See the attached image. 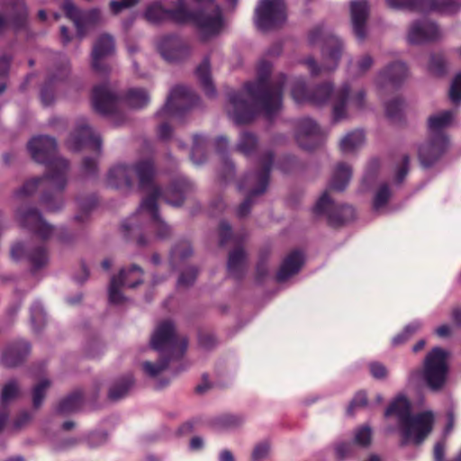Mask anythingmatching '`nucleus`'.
<instances>
[{
  "label": "nucleus",
  "instance_id": "f257e3e1",
  "mask_svg": "<svg viewBox=\"0 0 461 461\" xmlns=\"http://www.w3.org/2000/svg\"><path fill=\"white\" fill-rule=\"evenodd\" d=\"M154 175V165L150 160L140 161L133 167L117 165L109 170L107 185L127 192L131 189L134 180L137 178L140 188L149 191V195L141 202L138 213L147 215L151 221L152 228L157 231V237L165 239L171 233V230L158 215L157 202L162 193L153 184ZM191 189L192 185L186 179L180 178L163 194V198L168 204L180 206L184 202L185 195Z\"/></svg>",
  "mask_w": 461,
  "mask_h": 461
},
{
  "label": "nucleus",
  "instance_id": "f03ea898",
  "mask_svg": "<svg viewBox=\"0 0 461 461\" xmlns=\"http://www.w3.org/2000/svg\"><path fill=\"white\" fill-rule=\"evenodd\" d=\"M271 68L269 62L260 61L256 82L247 83L242 92L230 96L228 113L236 123H247L259 112L271 117L281 109L285 76L270 78Z\"/></svg>",
  "mask_w": 461,
  "mask_h": 461
},
{
  "label": "nucleus",
  "instance_id": "7ed1b4c3",
  "mask_svg": "<svg viewBox=\"0 0 461 461\" xmlns=\"http://www.w3.org/2000/svg\"><path fill=\"white\" fill-rule=\"evenodd\" d=\"M57 144L54 139L48 136L32 138L28 143L32 158L38 163L45 164L47 174L43 177H36L27 181L18 191V195L26 196L34 193L40 187H49L51 194H44L42 203L50 212H55L61 207L63 201L61 190L67 183L68 162L56 156Z\"/></svg>",
  "mask_w": 461,
  "mask_h": 461
},
{
  "label": "nucleus",
  "instance_id": "20e7f679",
  "mask_svg": "<svg viewBox=\"0 0 461 461\" xmlns=\"http://www.w3.org/2000/svg\"><path fill=\"white\" fill-rule=\"evenodd\" d=\"M350 89L344 85L337 91L329 83L321 84L309 92L303 78H296L293 81L291 95L295 103H310L314 105H321L328 100L332 101V114L335 122H339L347 117V107L354 105L357 109L364 106L365 92L357 91L354 95H349Z\"/></svg>",
  "mask_w": 461,
  "mask_h": 461
},
{
  "label": "nucleus",
  "instance_id": "39448f33",
  "mask_svg": "<svg viewBox=\"0 0 461 461\" xmlns=\"http://www.w3.org/2000/svg\"><path fill=\"white\" fill-rule=\"evenodd\" d=\"M200 5L209 4L210 12L202 11L193 14L186 9L185 0H177L176 7L174 10H165L158 4L149 5L145 13L146 19L150 23H159L166 19H172L176 23H186L193 21L198 27L203 40L220 33L222 28L221 11L213 0H194Z\"/></svg>",
  "mask_w": 461,
  "mask_h": 461
},
{
  "label": "nucleus",
  "instance_id": "423d86ee",
  "mask_svg": "<svg viewBox=\"0 0 461 461\" xmlns=\"http://www.w3.org/2000/svg\"><path fill=\"white\" fill-rule=\"evenodd\" d=\"M386 417L395 415L398 418L402 444L411 441L420 445L431 432L434 424V414L430 411L411 415V403L406 397L397 396L386 409Z\"/></svg>",
  "mask_w": 461,
  "mask_h": 461
},
{
  "label": "nucleus",
  "instance_id": "0eeeda50",
  "mask_svg": "<svg viewBox=\"0 0 461 461\" xmlns=\"http://www.w3.org/2000/svg\"><path fill=\"white\" fill-rule=\"evenodd\" d=\"M455 111H444L429 118V140L419 149V158L425 167L430 166L446 149L447 138L445 130L452 123Z\"/></svg>",
  "mask_w": 461,
  "mask_h": 461
},
{
  "label": "nucleus",
  "instance_id": "6e6552de",
  "mask_svg": "<svg viewBox=\"0 0 461 461\" xmlns=\"http://www.w3.org/2000/svg\"><path fill=\"white\" fill-rule=\"evenodd\" d=\"M448 352L441 348H434L426 356L423 368L411 372L409 381L419 384L423 381L432 391L441 389L447 380L448 372Z\"/></svg>",
  "mask_w": 461,
  "mask_h": 461
},
{
  "label": "nucleus",
  "instance_id": "1a4fd4ad",
  "mask_svg": "<svg viewBox=\"0 0 461 461\" xmlns=\"http://www.w3.org/2000/svg\"><path fill=\"white\" fill-rule=\"evenodd\" d=\"M273 163V156L267 154L261 165V170L246 176L243 182L240 185V189L248 190V196L246 200L240 205L238 209L239 217L246 216L250 209L252 198L262 194L268 184L269 171Z\"/></svg>",
  "mask_w": 461,
  "mask_h": 461
},
{
  "label": "nucleus",
  "instance_id": "9d476101",
  "mask_svg": "<svg viewBox=\"0 0 461 461\" xmlns=\"http://www.w3.org/2000/svg\"><path fill=\"white\" fill-rule=\"evenodd\" d=\"M150 344L158 351H167L176 357L182 356L187 348L186 339L176 334L175 326L170 321H164L158 325Z\"/></svg>",
  "mask_w": 461,
  "mask_h": 461
},
{
  "label": "nucleus",
  "instance_id": "9b49d317",
  "mask_svg": "<svg viewBox=\"0 0 461 461\" xmlns=\"http://www.w3.org/2000/svg\"><path fill=\"white\" fill-rule=\"evenodd\" d=\"M286 19L283 0H260L256 10V23L261 30H270L283 24Z\"/></svg>",
  "mask_w": 461,
  "mask_h": 461
},
{
  "label": "nucleus",
  "instance_id": "f8f14e48",
  "mask_svg": "<svg viewBox=\"0 0 461 461\" xmlns=\"http://www.w3.org/2000/svg\"><path fill=\"white\" fill-rule=\"evenodd\" d=\"M314 212L326 214L329 224L339 227L355 218V210L349 205H335L330 200L329 190H326L314 206Z\"/></svg>",
  "mask_w": 461,
  "mask_h": 461
},
{
  "label": "nucleus",
  "instance_id": "ddd939ff",
  "mask_svg": "<svg viewBox=\"0 0 461 461\" xmlns=\"http://www.w3.org/2000/svg\"><path fill=\"white\" fill-rule=\"evenodd\" d=\"M143 271L136 265L129 269H122L118 276H113L109 286V300L112 303L119 304L124 301L121 287L126 285L133 288L142 282Z\"/></svg>",
  "mask_w": 461,
  "mask_h": 461
},
{
  "label": "nucleus",
  "instance_id": "4468645a",
  "mask_svg": "<svg viewBox=\"0 0 461 461\" xmlns=\"http://www.w3.org/2000/svg\"><path fill=\"white\" fill-rule=\"evenodd\" d=\"M387 5L392 8L438 10L447 14H454L461 9V0H387Z\"/></svg>",
  "mask_w": 461,
  "mask_h": 461
},
{
  "label": "nucleus",
  "instance_id": "2eb2a0df",
  "mask_svg": "<svg viewBox=\"0 0 461 461\" xmlns=\"http://www.w3.org/2000/svg\"><path fill=\"white\" fill-rule=\"evenodd\" d=\"M196 100L197 96L187 87L177 86L171 90L167 104L158 115L173 118L179 112L194 105Z\"/></svg>",
  "mask_w": 461,
  "mask_h": 461
},
{
  "label": "nucleus",
  "instance_id": "dca6fc26",
  "mask_svg": "<svg viewBox=\"0 0 461 461\" xmlns=\"http://www.w3.org/2000/svg\"><path fill=\"white\" fill-rule=\"evenodd\" d=\"M295 139L303 149H312L321 143L323 134L316 122L303 118L297 123Z\"/></svg>",
  "mask_w": 461,
  "mask_h": 461
},
{
  "label": "nucleus",
  "instance_id": "f3484780",
  "mask_svg": "<svg viewBox=\"0 0 461 461\" xmlns=\"http://www.w3.org/2000/svg\"><path fill=\"white\" fill-rule=\"evenodd\" d=\"M68 147L75 151L87 147L94 151L99 152L101 149V140L85 122H82L78 124L76 131L69 137Z\"/></svg>",
  "mask_w": 461,
  "mask_h": 461
},
{
  "label": "nucleus",
  "instance_id": "a211bd4d",
  "mask_svg": "<svg viewBox=\"0 0 461 461\" xmlns=\"http://www.w3.org/2000/svg\"><path fill=\"white\" fill-rule=\"evenodd\" d=\"M442 38L438 27L427 20L413 23L408 32L407 40L411 44L434 41Z\"/></svg>",
  "mask_w": 461,
  "mask_h": 461
},
{
  "label": "nucleus",
  "instance_id": "6ab92c4d",
  "mask_svg": "<svg viewBox=\"0 0 461 461\" xmlns=\"http://www.w3.org/2000/svg\"><path fill=\"white\" fill-rule=\"evenodd\" d=\"M341 48L342 45L339 39L333 36L329 37L325 41V46L322 50V52L324 55H328L331 64L323 68H320L312 59H307L304 63L309 68L312 76H318L323 71H330L334 69L337 67L338 61L340 58Z\"/></svg>",
  "mask_w": 461,
  "mask_h": 461
},
{
  "label": "nucleus",
  "instance_id": "aec40b11",
  "mask_svg": "<svg viewBox=\"0 0 461 461\" xmlns=\"http://www.w3.org/2000/svg\"><path fill=\"white\" fill-rule=\"evenodd\" d=\"M92 102L95 110L103 114L117 112L119 100L107 86H97L93 89Z\"/></svg>",
  "mask_w": 461,
  "mask_h": 461
},
{
  "label": "nucleus",
  "instance_id": "412c9836",
  "mask_svg": "<svg viewBox=\"0 0 461 461\" xmlns=\"http://www.w3.org/2000/svg\"><path fill=\"white\" fill-rule=\"evenodd\" d=\"M63 10L66 15L74 22L79 37H83L86 30L94 25L100 17V13L97 10H92L88 13H82L71 2H66L63 5Z\"/></svg>",
  "mask_w": 461,
  "mask_h": 461
},
{
  "label": "nucleus",
  "instance_id": "4be33fe9",
  "mask_svg": "<svg viewBox=\"0 0 461 461\" xmlns=\"http://www.w3.org/2000/svg\"><path fill=\"white\" fill-rule=\"evenodd\" d=\"M17 217L23 227L28 228L41 239H48L52 234V227L43 221L36 210H19Z\"/></svg>",
  "mask_w": 461,
  "mask_h": 461
},
{
  "label": "nucleus",
  "instance_id": "5701e85b",
  "mask_svg": "<svg viewBox=\"0 0 461 461\" xmlns=\"http://www.w3.org/2000/svg\"><path fill=\"white\" fill-rule=\"evenodd\" d=\"M369 16V6L365 0L352 1L350 3V20L353 32L359 41L366 36V21Z\"/></svg>",
  "mask_w": 461,
  "mask_h": 461
},
{
  "label": "nucleus",
  "instance_id": "b1692460",
  "mask_svg": "<svg viewBox=\"0 0 461 461\" xmlns=\"http://www.w3.org/2000/svg\"><path fill=\"white\" fill-rule=\"evenodd\" d=\"M114 50L113 40L110 35L104 34L99 37L93 48L92 67L100 73H105L108 68L103 63V59L113 53Z\"/></svg>",
  "mask_w": 461,
  "mask_h": 461
},
{
  "label": "nucleus",
  "instance_id": "393cba45",
  "mask_svg": "<svg viewBox=\"0 0 461 461\" xmlns=\"http://www.w3.org/2000/svg\"><path fill=\"white\" fill-rule=\"evenodd\" d=\"M303 263V255L299 250L289 253L284 259L277 274L278 282H284L297 274Z\"/></svg>",
  "mask_w": 461,
  "mask_h": 461
},
{
  "label": "nucleus",
  "instance_id": "a878e982",
  "mask_svg": "<svg viewBox=\"0 0 461 461\" xmlns=\"http://www.w3.org/2000/svg\"><path fill=\"white\" fill-rule=\"evenodd\" d=\"M30 350L26 341H17L11 344L3 354L2 362L5 366L14 367L20 365Z\"/></svg>",
  "mask_w": 461,
  "mask_h": 461
},
{
  "label": "nucleus",
  "instance_id": "bb28decb",
  "mask_svg": "<svg viewBox=\"0 0 461 461\" xmlns=\"http://www.w3.org/2000/svg\"><path fill=\"white\" fill-rule=\"evenodd\" d=\"M351 178V168L349 166L339 163L335 167L330 182V189L343 191Z\"/></svg>",
  "mask_w": 461,
  "mask_h": 461
},
{
  "label": "nucleus",
  "instance_id": "cd10ccee",
  "mask_svg": "<svg viewBox=\"0 0 461 461\" xmlns=\"http://www.w3.org/2000/svg\"><path fill=\"white\" fill-rule=\"evenodd\" d=\"M246 254L240 247L235 248L230 252L228 260V272L235 278H239L244 273L246 267Z\"/></svg>",
  "mask_w": 461,
  "mask_h": 461
},
{
  "label": "nucleus",
  "instance_id": "c85d7f7f",
  "mask_svg": "<svg viewBox=\"0 0 461 461\" xmlns=\"http://www.w3.org/2000/svg\"><path fill=\"white\" fill-rule=\"evenodd\" d=\"M408 77V69L402 62H394L388 66L380 75L383 83L388 81L393 85H398Z\"/></svg>",
  "mask_w": 461,
  "mask_h": 461
},
{
  "label": "nucleus",
  "instance_id": "c756f323",
  "mask_svg": "<svg viewBox=\"0 0 461 461\" xmlns=\"http://www.w3.org/2000/svg\"><path fill=\"white\" fill-rule=\"evenodd\" d=\"M184 50L183 45L173 37L163 40L159 44V51L164 59L167 60L178 59Z\"/></svg>",
  "mask_w": 461,
  "mask_h": 461
},
{
  "label": "nucleus",
  "instance_id": "7c9ffc66",
  "mask_svg": "<svg viewBox=\"0 0 461 461\" xmlns=\"http://www.w3.org/2000/svg\"><path fill=\"white\" fill-rule=\"evenodd\" d=\"M18 392V386L14 382L8 383L3 389L2 407H0V431L4 429L8 418L5 405L17 396Z\"/></svg>",
  "mask_w": 461,
  "mask_h": 461
},
{
  "label": "nucleus",
  "instance_id": "2f4dec72",
  "mask_svg": "<svg viewBox=\"0 0 461 461\" xmlns=\"http://www.w3.org/2000/svg\"><path fill=\"white\" fill-rule=\"evenodd\" d=\"M365 140L363 131H355L347 134L340 141V149L343 153H349L360 147Z\"/></svg>",
  "mask_w": 461,
  "mask_h": 461
},
{
  "label": "nucleus",
  "instance_id": "473e14b6",
  "mask_svg": "<svg viewBox=\"0 0 461 461\" xmlns=\"http://www.w3.org/2000/svg\"><path fill=\"white\" fill-rule=\"evenodd\" d=\"M83 402L82 393L76 392L62 400L58 406V412L67 414L77 411L80 409Z\"/></svg>",
  "mask_w": 461,
  "mask_h": 461
},
{
  "label": "nucleus",
  "instance_id": "72a5a7b5",
  "mask_svg": "<svg viewBox=\"0 0 461 461\" xmlns=\"http://www.w3.org/2000/svg\"><path fill=\"white\" fill-rule=\"evenodd\" d=\"M195 73L204 89L205 94L209 96L213 95L214 87L211 80L209 61L204 59L196 68Z\"/></svg>",
  "mask_w": 461,
  "mask_h": 461
},
{
  "label": "nucleus",
  "instance_id": "f704fd0d",
  "mask_svg": "<svg viewBox=\"0 0 461 461\" xmlns=\"http://www.w3.org/2000/svg\"><path fill=\"white\" fill-rule=\"evenodd\" d=\"M133 385V379L131 375L123 378L118 383L114 384L109 390L108 397L112 401H118L123 398L131 386Z\"/></svg>",
  "mask_w": 461,
  "mask_h": 461
},
{
  "label": "nucleus",
  "instance_id": "c9c22d12",
  "mask_svg": "<svg viewBox=\"0 0 461 461\" xmlns=\"http://www.w3.org/2000/svg\"><path fill=\"white\" fill-rule=\"evenodd\" d=\"M149 100V95L143 89H131L127 95V103L133 108H142Z\"/></svg>",
  "mask_w": 461,
  "mask_h": 461
},
{
  "label": "nucleus",
  "instance_id": "e433bc0d",
  "mask_svg": "<svg viewBox=\"0 0 461 461\" xmlns=\"http://www.w3.org/2000/svg\"><path fill=\"white\" fill-rule=\"evenodd\" d=\"M392 195V192L387 184L381 185L374 196L373 200V207L375 211H379L384 208L388 203L390 197Z\"/></svg>",
  "mask_w": 461,
  "mask_h": 461
},
{
  "label": "nucleus",
  "instance_id": "4c0bfd02",
  "mask_svg": "<svg viewBox=\"0 0 461 461\" xmlns=\"http://www.w3.org/2000/svg\"><path fill=\"white\" fill-rule=\"evenodd\" d=\"M257 147V139L256 137L249 132H243L240 135V142L237 146V149L246 155H250Z\"/></svg>",
  "mask_w": 461,
  "mask_h": 461
},
{
  "label": "nucleus",
  "instance_id": "58836bf2",
  "mask_svg": "<svg viewBox=\"0 0 461 461\" xmlns=\"http://www.w3.org/2000/svg\"><path fill=\"white\" fill-rule=\"evenodd\" d=\"M372 431L369 427L363 426L356 429L353 443L356 446L366 447L371 444Z\"/></svg>",
  "mask_w": 461,
  "mask_h": 461
},
{
  "label": "nucleus",
  "instance_id": "ea45409f",
  "mask_svg": "<svg viewBox=\"0 0 461 461\" xmlns=\"http://www.w3.org/2000/svg\"><path fill=\"white\" fill-rule=\"evenodd\" d=\"M203 142L204 140L203 137L198 135L194 136L191 159L195 164L202 163L205 158L203 154Z\"/></svg>",
  "mask_w": 461,
  "mask_h": 461
},
{
  "label": "nucleus",
  "instance_id": "a19ab883",
  "mask_svg": "<svg viewBox=\"0 0 461 461\" xmlns=\"http://www.w3.org/2000/svg\"><path fill=\"white\" fill-rule=\"evenodd\" d=\"M429 71L434 75L441 76L446 72V61L442 54H433L430 56L429 63Z\"/></svg>",
  "mask_w": 461,
  "mask_h": 461
},
{
  "label": "nucleus",
  "instance_id": "79ce46f5",
  "mask_svg": "<svg viewBox=\"0 0 461 461\" xmlns=\"http://www.w3.org/2000/svg\"><path fill=\"white\" fill-rule=\"evenodd\" d=\"M50 383L47 379H43L38 384H36L33 388V393H32V401H33V406L35 408H39L45 396V393L47 389L50 387Z\"/></svg>",
  "mask_w": 461,
  "mask_h": 461
},
{
  "label": "nucleus",
  "instance_id": "37998d69",
  "mask_svg": "<svg viewBox=\"0 0 461 461\" xmlns=\"http://www.w3.org/2000/svg\"><path fill=\"white\" fill-rule=\"evenodd\" d=\"M30 262L34 268H40L45 266L48 262V255L44 248H36L28 255Z\"/></svg>",
  "mask_w": 461,
  "mask_h": 461
},
{
  "label": "nucleus",
  "instance_id": "c03bdc74",
  "mask_svg": "<svg viewBox=\"0 0 461 461\" xmlns=\"http://www.w3.org/2000/svg\"><path fill=\"white\" fill-rule=\"evenodd\" d=\"M168 366V360L161 358L158 363L154 364L151 362H144L142 364V369L149 376H157L162 371H164Z\"/></svg>",
  "mask_w": 461,
  "mask_h": 461
},
{
  "label": "nucleus",
  "instance_id": "a18cd8bd",
  "mask_svg": "<svg viewBox=\"0 0 461 461\" xmlns=\"http://www.w3.org/2000/svg\"><path fill=\"white\" fill-rule=\"evenodd\" d=\"M420 328V324L419 322H413L406 326L404 330L393 338V343L397 346L402 343H404L409 338L414 334Z\"/></svg>",
  "mask_w": 461,
  "mask_h": 461
},
{
  "label": "nucleus",
  "instance_id": "49530a36",
  "mask_svg": "<svg viewBox=\"0 0 461 461\" xmlns=\"http://www.w3.org/2000/svg\"><path fill=\"white\" fill-rule=\"evenodd\" d=\"M373 65V59L369 55H364L361 57L356 65L351 68L352 73L356 75L365 74Z\"/></svg>",
  "mask_w": 461,
  "mask_h": 461
},
{
  "label": "nucleus",
  "instance_id": "de8ad7c7",
  "mask_svg": "<svg viewBox=\"0 0 461 461\" xmlns=\"http://www.w3.org/2000/svg\"><path fill=\"white\" fill-rule=\"evenodd\" d=\"M403 103L400 98H396L392 100L390 103L386 104L385 112L389 118L396 119L402 110Z\"/></svg>",
  "mask_w": 461,
  "mask_h": 461
},
{
  "label": "nucleus",
  "instance_id": "09e8293b",
  "mask_svg": "<svg viewBox=\"0 0 461 461\" xmlns=\"http://www.w3.org/2000/svg\"><path fill=\"white\" fill-rule=\"evenodd\" d=\"M196 275H197V271L194 267L187 268L186 271H185L184 273L181 274V276L178 279V282H177V285L179 287H181V286L187 287V286L193 285L196 278Z\"/></svg>",
  "mask_w": 461,
  "mask_h": 461
},
{
  "label": "nucleus",
  "instance_id": "8fccbe9b",
  "mask_svg": "<svg viewBox=\"0 0 461 461\" xmlns=\"http://www.w3.org/2000/svg\"><path fill=\"white\" fill-rule=\"evenodd\" d=\"M449 97L453 103H458L461 100V74H458L454 78L450 90Z\"/></svg>",
  "mask_w": 461,
  "mask_h": 461
},
{
  "label": "nucleus",
  "instance_id": "3c124183",
  "mask_svg": "<svg viewBox=\"0 0 461 461\" xmlns=\"http://www.w3.org/2000/svg\"><path fill=\"white\" fill-rule=\"evenodd\" d=\"M355 444L350 442H342L336 447L338 458L344 459L355 453Z\"/></svg>",
  "mask_w": 461,
  "mask_h": 461
},
{
  "label": "nucleus",
  "instance_id": "603ef678",
  "mask_svg": "<svg viewBox=\"0 0 461 461\" xmlns=\"http://www.w3.org/2000/svg\"><path fill=\"white\" fill-rule=\"evenodd\" d=\"M192 254V249L189 243L184 242L179 246L176 247L171 253L172 260L175 261L177 258H185Z\"/></svg>",
  "mask_w": 461,
  "mask_h": 461
},
{
  "label": "nucleus",
  "instance_id": "864d4df0",
  "mask_svg": "<svg viewBox=\"0 0 461 461\" xmlns=\"http://www.w3.org/2000/svg\"><path fill=\"white\" fill-rule=\"evenodd\" d=\"M269 453V445L267 442L257 445L252 452V461H262Z\"/></svg>",
  "mask_w": 461,
  "mask_h": 461
},
{
  "label": "nucleus",
  "instance_id": "5fc2aeb1",
  "mask_svg": "<svg viewBox=\"0 0 461 461\" xmlns=\"http://www.w3.org/2000/svg\"><path fill=\"white\" fill-rule=\"evenodd\" d=\"M366 402L367 399L366 393L363 392L357 393L348 408V413L352 415L356 408L365 406Z\"/></svg>",
  "mask_w": 461,
  "mask_h": 461
},
{
  "label": "nucleus",
  "instance_id": "6e6d98bb",
  "mask_svg": "<svg viewBox=\"0 0 461 461\" xmlns=\"http://www.w3.org/2000/svg\"><path fill=\"white\" fill-rule=\"evenodd\" d=\"M229 239L233 240L234 243L237 242L236 238L231 235L230 225L226 222H221L220 225V244L221 246L225 245Z\"/></svg>",
  "mask_w": 461,
  "mask_h": 461
},
{
  "label": "nucleus",
  "instance_id": "4d7b16f0",
  "mask_svg": "<svg viewBox=\"0 0 461 461\" xmlns=\"http://www.w3.org/2000/svg\"><path fill=\"white\" fill-rule=\"evenodd\" d=\"M14 10L17 14V24L16 26H22L26 20L27 17V10L25 8V5L23 4V0H17L14 4Z\"/></svg>",
  "mask_w": 461,
  "mask_h": 461
},
{
  "label": "nucleus",
  "instance_id": "13d9d810",
  "mask_svg": "<svg viewBox=\"0 0 461 461\" xmlns=\"http://www.w3.org/2000/svg\"><path fill=\"white\" fill-rule=\"evenodd\" d=\"M369 370L371 375L377 379L384 378L387 375L385 366L376 362L369 365Z\"/></svg>",
  "mask_w": 461,
  "mask_h": 461
},
{
  "label": "nucleus",
  "instance_id": "bf43d9fd",
  "mask_svg": "<svg viewBox=\"0 0 461 461\" xmlns=\"http://www.w3.org/2000/svg\"><path fill=\"white\" fill-rule=\"evenodd\" d=\"M107 439V435L103 432L92 433L88 437V445L90 447H95L104 444Z\"/></svg>",
  "mask_w": 461,
  "mask_h": 461
},
{
  "label": "nucleus",
  "instance_id": "052dcab7",
  "mask_svg": "<svg viewBox=\"0 0 461 461\" xmlns=\"http://www.w3.org/2000/svg\"><path fill=\"white\" fill-rule=\"evenodd\" d=\"M243 421L241 417L232 415V414H225L221 418V422L223 427H235L240 425Z\"/></svg>",
  "mask_w": 461,
  "mask_h": 461
},
{
  "label": "nucleus",
  "instance_id": "680f3d73",
  "mask_svg": "<svg viewBox=\"0 0 461 461\" xmlns=\"http://www.w3.org/2000/svg\"><path fill=\"white\" fill-rule=\"evenodd\" d=\"M445 451H446V441L441 440L435 444L434 449H433V456L435 461H444L445 456Z\"/></svg>",
  "mask_w": 461,
  "mask_h": 461
},
{
  "label": "nucleus",
  "instance_id": "e2e57ef3",
  "mask_svg": "<svg viewBox=\"0 0 461 461\" xmlns=\"http://www.w3.org/2000/svg\"><path fill=\"white\" fill-rule=\"evenodd\" d=\"M408 169H409V158L407 156H404L402 158V164L398 167L397 172H396V180L398 183H401L403 180V178L405 177V176L408 173Z\"/></svg>",
  "mask_w": 461,
  "mask_h": 461
},
{
  "label": "nucleus",
  "instance_id": "0e129e2a",
  "mask_svg": "<svg viewBox=\"0 0 461 461\" xmlns=\"http://www.w3.org/2000/svg\"><path fill=\"white\" fill-rule=\"evenodd\" d=\"M216 339L211 334H203L199 337V344L203 348H212L216 345Z\"/></svg>",
  "mask_w": 461,
  "mask_h": 461
},
{
  "label": "nucleus",
  "instance_id": "69168bd1",
  "mask_svg": "<svg viewBox=\"0 0 461 461\" xmlns=\"http://www.w3.org/2000/svg\"><path fill=\"white\" fill-rule=\"evenodd\" d=\"M32 321L33 324H36L38 322L39 325L44 323V314L42 309L39 305H35L32 309Z\"/></svg>",
  "mask_w": 461,
  "mask_h": 461
},
{
  "label": "nucleus",
  "instance_id": "338daca9",
  "mask_svg": "<svg viewBox=\"0 0 461 461\" xmlns=\"http://www.w3.org/2000/svg\"><path fill=\"white\" fill-rule=\"evenodd\" d=\"M24 252H25L24 246L21 243L15 244L12 248V250H11L12 257L14 259L21 258L23 256Z\"/></svg>",
  "mask_w": 461,
  "mask_h": 461
},
{
  "label": "nucleus",
  "instance_id": "774afa93",
  "mask_svg": "<svg viewBox=\"0 0 461 461\" xmlns=\"http://www.w3.org/2000/svg\"><path fill=\"white\" fill-rule=\"evenodd\" d=\"M452 321L457 325L461 326V309L455 307L451 312Z\"/></svg>",
  "mask_w": 461,
  "mask_h": 461
}]
</instances>
